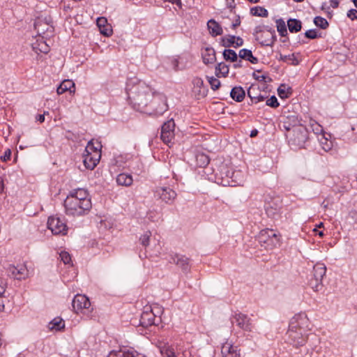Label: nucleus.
I'll list each match as a JSON object with an SVG mask.
<instances>
[{"mask_svg":"<svg viewBox=\"0 0 357 357\" xmlns=\"http://www.w3.org/2000/svg\"><path fill=\"white\" fill-rule=\"evenodd\" d=\"M126 93L132 107L141 112H150L153 110L147 107V104L155 94V91L143 81L130 79L126 83Z\"/></svg>","mask_w":357,"mask_h":357,"instance_id":"f257e3e1","label":"nucleus"},{"mask_svg":"<svg viewBox=\"0 0 357 357\" xmlns=\"http://www.w3.org/2000/svg\"><path fill=\"white\" fill-rule=\"evenodd\" d=\"M65 213L69 216H82L87 214L92 204L88 191L78 188L70 191L64 200Z\"/></svg>","mask_w":357,"mask_h":357,"instance_id":"f03ea898","label":"nucleus"},{"mask_svg":"<svg viewBox=\"0 0 357 357\" xmlns=\"http://www.w3.org/2000/svg\"><path fill=\"white\" fill-rule=\"evenodd\" d=\"M309 319L305 313L295 314L290 320L287 341L296 348L305 344L307 340Z\"/></svg>","mask_w":357,"mask_h":357,"instance_id":"7ed1b4c3","label":"nucleus"},{"mask_svg":"<svg viewBox=\"0 0 357 357\" xmlns=\"http://www.w3.org/2000/svg\"><path fill=\"white\" fill-rule=\"evenodd\" d=\"M102 145L99 142L93 140L88 142L83 153V163L84 167L93 170L99 163L101 158Z\"/></svg>","mask_w":357,"mask_h":357,"instance_id":"20e7f679","label":"nucleus"},{"mask_svg":"<svg viewBox=\"0 0 357 357\" xmlns=\"http://www.w3.org/2000/svg\"><path fill=\"white\" fill-rule=\"evenodd\" d=\"M286 138L291 149H303L308 139V130L305 126L296 127L294 130L286 132Z\"/></svg>","mask_w":357,"mask_h":357,"instance_id":"39448f33","label":"nucleus"},{"mask_svg":"<svg viewBox=\"0 0 357 357\" xmlns=\"http://www.w3.org/2000/svg\"><path fill=\"white\" fill-rule=\"evenodd\" d=\"M73 310L77 314H82L86 319L93 317V307L88 297L82 294H77L73 301Z\"/></svg>","mask_w":357,"mask_h":357,"instance_id":"423d86ee","label":"nucleus"},{"mask_svg":"<svg viewBox=\"0 0 357 357\" xmlns=\"http://www.w3.org/2000/svg\"><path fill=\"white\" fill-rule=\"evenodd\" d=\"M147 107L153 111L144 112L145 114L155 116L162 115L168 109L166 96L163 93L155 91L154 96L147 104Z\"/></svg>","mask_w":357,"mask_h":357,"instance_id":"0eeeda50","label":"nucleus"},{"mask_svg":"<svg viewBox=\"0 0 357 357\" xmlns=\"http://www.w3.org/2000/svg\"><path fill=\"white\" fill-rule=\"evenodd\" d=\"M258 241L266 250H271L280 244V235L273 229H262L259 234Z\"/></svg>","mask_w":357,"mask_h":357,"instance_id":"6e6552de","label":"nucleus"},{"mask_svg":"<svg viewBox=\"0 0 357 357\" xmlns=\"http://www.w3.org/2000/svg\"><path fill=\"white\" fill-rule=\"evenodd\" d=\"M163 357H190V352L183 346L179 344H160L158 346Z\"/></svg>","mask_w":357,"mask_h":357,"instance_id":"1a4fd4ad","label":"nucleus"},{"mask_svg":"<svg viewBox=\"0 0 357 357\" xmlns=\"http://www.w3.org/2000/svg\"><path fill=\"white\" fill-rule=\"evenodd\" d=\"M162 310L158 307H149L141 314L140 325L144 328H148L153 325H158L160 321V318L157 317V314H160Z\"/></svg>","mask_w":357,"mask_h":357,"instance_id":"9d476101","label":"nucleus"},{"mask_svg":"<svg viewBox=\"0 0 357 357\" xmlns=\"http://www.w3.org/2000/svg\"><path fill=\"white\" fill-rule=\"evenodd\" d=\"M151 232L146 231L139 238L140 244L146 249V252L149 250L153 252V255L158 256L161 252V245L158 239L155 237L151 239Z\"/></svg>","mask_w":357,"mask_h":357,"instance_id":"9b49d317","label":"nucleus"},{"mask_svg":"<svg viewBox=\"0 0 357 357\" xmlns=\"http://www.w3.org/2000/svg\"><path fill=\"white\" fill-rule=\"evenodd\" d=\"M34 26L40 37L49 38L53 35L54 29L50 16L38 17L34 23Z\"/></svg>","mask_w":357,"mask_h":357,"instance_id":"f8f14e48","label":"nucleus"},{"mask_svg":"<svg viewBox=\"0 0 357 357\" xmlns=\"http://www.w3.org/2000/svg\"><path fill=\"white\" fill-rule=\"evenodd\" d=\"M47 227L55 235H66L68 229L65 219L57 216L48 218Z\"/></svg>","mask_w":357,"mask_h":357,"instance_id":"ddd939ff","label":"nucleus"},{"mask_svg":"<svg viewBox=\"0 0 357 357\" xmlns=\"http://www.w3.org/2000/svg\"><path fill=\"white\" fill-rule=\"evenodd\" d=\"M231 321L232 324H236L238 327L245 332H252L255 326L252 323V320L247 314L241 312L235 313L231 319Z\"/></svg>","mask_w":357,"mask_h":357,"instance_id":"4468645a","label":"nucleus"},{"mask_svg":"<svg viewBox=\"0 0 357 357\" xmlns=\"http://www.w3.org/2000/svg\"><path fill=\"white\" fill-rule=\"evenodd\" d=\"M154 195L167 204H172L177 197L174 190L165 186L156 187Z\"/></svg>","mask_w":357,"mask_h":357,"instance_id":"2eb2a0df","label":"nucleus"},{"mask_svg":"<svg viewBox=\"0 0 357 357\" xmlns=\"http://www.w3.org/2000/svg\"><path fill=\"white\" fill-rule=\"evenodd\" d=\"M168 261L176 265L185 273H188L190 271L191 266L190 264V259L185 255L174 252L170 253L169 255Z\"/></svg>","mask_w":357,"mask_h":357,"instance_id":"dca6fc26","label":"nucleus"},{"mask_svg":"<svg viewBox=\"0 0 357 357\" xmlns=\"http://www.w3.org/2000/svg\"><path fill=\"white\" fill-rule=\"evenodd\" d=\"M279 126L282 129L286 130L287 132L294 130L296 127L304 126L298 116L295 114L282 116Z\"/></svg>","mask_w":357,"mask_h":357,"instance_id":"f3484780","label":"nucleus"},{"mask_svg":"<svg viewBox=\"0 0 357 357\" xmlns=\"http://www.w3.org/2000/svg\"><path fill=\"white\" fill-rule=\"evenodd\" d=\"M174 121L170 120L165 122L161 128L160 138L168 146L174 138Z\"/></svg>","mask_w":357,"mask_h":357,"instance_id":"a211bd4d","label":"nucleus"},{"mask_svg":"<svg viewBox=\"0 0 357 357\" xmlns=\"http://www.w3.org/2000/svg\"><path fill=\"white\" fill-rule=\"evenodd\" d=\"M256 33H261L259 36H256V39L264 46H272L276 40L275 31L267 30L261 31V27H257Z\"/></svg>","mask_w":357,"mask_h":357,"instance_id":"6ab92c4d","label":"nucleus"},{"mask_svg":"<svg viewBox=\"0 0 357 357\" xmlns=\"http://www.w3.org/2000/svg\"><path fill=\"white\" fill-rule=\"evenodd\" d=\"M226 176L230 179L227 181V184L231 186L242 185L245 181V173L240 169H229L227 172Z\"/></svg>","mask_w":357,"mask_h":357,"instance_id":"aec40b11","label":"nucleus"},{"mask_svg":"<svg viewBox=\"0 0 357 357\" xmlns=\"http://www.w3.org/2000/svg\"><path fill=\"white\" fill-rule=\"evenodd\" d=\"M221 354L222 357H240V350L231 342L227 340L222 345Z\"/></svg>","mask_w":357,"mask_h":357,"instance_id":"412c9836","label":"nucleus"},{"mask_svg":"<svg viewBox=\"0 0 357 357\" xmlns=\"http://www.w3.org/2000/svg\"><path fill=\"white\" fill-rule=\"evenodd\" d=\"M107 357H141V354L133 348L123 347L117 351H110Z\"/></svg>","mask_w":357,"mask_h":357,"instance_id":"4be33fe9","label":"nucleus"},{"mask_svg":"<svg viewBox=\"0 0 357 357\" xmlns=\"http://www.w3.org/2000/svg\"><path fill=\"white\" fill-rule=\"evenodd\" d=\"M221 44L225 47H238L243 45V40L239 36L227 35L221 38Z\"/></svg>","mask_w":357,"mask_h":357,"instance_id":"5701e85b","label":"nucleus"},{"mask_svg":"<svg viewBox=\"0 0 357 357\" xmlns=\"http://www.w3.org/2000/svg\"><path fill=\"white\" fill-rule=\"evenodd\" d=\"M9 272L16 280L25 279L29 276V271L24 264L10 267Z\"/></svg>","mask_w":357,"mask_h":357,"instance_id":"b1692460","label":"nucleus"},{"mask_svg":"<svg viewBox=\"0 0 357 357\" xmlns=\"http://www.w3.org/2000/svg\"><path fill=\"white\" fill-rule=\"evenodd\" d=\"M96 24L99 28L100 32L105 36H110L113 33V30L111 24L107 22V20L105 17H98L96 21Z\"/></svg>","mask_w":357,"mask_h":357,"instance_id":"393cba45","label":"nucleus"},{"mask_svg":"<svg viewBox=\"0 0 357 357\" xmlns=\"http://www.w3.org/2000/svg\"><path fill=\"white\" fill-rule=\"evenodd\" d=\"M46 38L39 36L35 43H33L31 45L32 50L36 53H44L47 54L50 51V47L47 44L45 39Z\"/></svg>","mask_w":357,"mask_h":357,"instance_id":"a878e982","label":"nucleus"},{"mask_svg":"<svg viewBox=\"0 0 357 357\" xmlns=\"http://www.w3.org/2000/svg\"><path fill=\"white\" fill-rule=\"evenodd\" d=\"M203 62L205 64L213 63L215 61V52L213 47H206L202 52Z\"/></svg>","mask_w":357,"mask_h":357,"instance_id":"bb28decb","label":"nucleus"},{"mask_svg":"<svg viewBox=\"0 0 357 357\" xmlns=\"http://www.w3.org/2000/svg\"><path fill=\"white\" fill-rule=\"evenodd\" d=\"M66 91L74 93L75 91V83L70 79H65L63 81L56 89L59 95L63 94Z\"/></svg>","mask_w":357,"mask_h":357,"instance_id":"cd10ccee","label":"nucleus"},{"mask_svg":"<svg viewBox=\"0 0 357 357\" xmlns=\"http://www.w3.org/2000/svg\"><path fill=\"white\" fill-rule=\"evenodd\" d=\"M207 27L209 31V33L213 37H216L218 36H221L223 33V29L221 25L218 23L215 20H210L207 22Z\"/></svg>","mask_w":357,"mask_h":357,"instance_id":"c85d7f7f","label":"nucleus"},{"mask_svg":"<svg viewBox=\"0 0 357 357\" xmlns=\"http://www.w3.org/2000/svg\"><path fill=\"white\" fill-rule=\"evenodd\" d=\"M330 138L331 135L328 133L321 135V136L318 137L317 138L322 149L326 152L331 151L333 146V142L330 139Z\"/></svg>","mask_w":357,"mask_h":357,"instance_id":"c756f323","label":"nucleus"},{"mask_svg":"<svg viewBox=\"0 0 357 357\" xmlns=\"http://www.w3.org/2000/svg\"><path fill=\"white\" fill-rule=\"evenodd\" d=\"M326 273V266L323 263H317L312 270V278L320 280H323V278Z\"/></svg>","mask_w":357,"mask_h":357,"instance_id":"7c9ffc66","label":"nucleus"},{"mask_svg":"<svg viewBox=\"0 0 357 357\" xmlns=\"http://www.w3.org/2000/svg\"><path fill=\"white\" fill-rule=\"evenodd\" d=\"M248 96L251 99L252 103H258L263 101L265 97L259 92L258 88L251 86L248 90Z\"/></svg>","mask_w":357,"mask_h":357,"instance_id":"2f4dec72","label":"nucleus"},{"mask_svg":"<svg viewBox=\"0 0 357 357\" xmlns=\"http://www.w3.org/2000/svg\"><path fill=\"white\" fill-rule=\"evenodd\" d=\"M116 182L119 185L128 187L132 184L133 178L130 174L121 173L117 175Z\"/></svg>","mask_w":357,"mask_h":357,"instance_id":"473e14b6","label":"nucleus"},{"mask_svg":"<svg viewBox=\"0 0 357 357\" xmlns=\"http://www.w3.org/2000/svg\"><path fill=\"white\" fill-rule=\"evenodd\" d=\"M238 56L241 59L248 61L253 64H257L259 62V59L252 54V51L248 49L241 50Z\"/></svg>","mask_w":357,"mask_h":357,"instance_id":"72a5a7b5","label":"nucleus"},{"mask_svg":"<svg viewBox=\"0 0 357 357\" xmlns=\"http://www.w3.org/2000/svg\"><path fill=\"white\" fill-rule=\"evenodd\" d=\"M278 59V61H283L289 65L297 66L299 63V60L295 53L287 55L280 54Z\"/></svg>","mask_w":357,"mask_h":357,"instance_id":"f704fd0d","label":"nucleus"},{"mask_svg":"<svg viewBox=\"0 0 357 357\" xmlns=\"http://www.w3.org/2000/svg\"><path fill=\"white\" fill-rule=\"evenodd\" d=\"M65 327V322L62 318L57 317L53 319L49 324L48 328L50 331H59Z\"/></svg>","mask_w":357,"mask_h":357,"instance_id":"c9c22d12","label":"nucleus"},{"mask_svg":"<svg viewBox=\"0 0 357 357\" xmlns=\"http://www.w3.org/2000/svg\"><path fill=\"white\" fill-rule=\"evenodd\" d=\"M230 96L236 102H242L245 98V92L241 86H235L231 89Z\"/></svg>","mask_w":357,"mask_h":357,"instance_id":"e433bc0d","label":"nucleus"},{"mask_svg":"<svg viewBox=\"0 0 357 357\" xmlns=\"http://www.w3.org/2000/svg\"><path fill=\"white\" fill-rule=\"evenodd\" d=\"M309 127L314 132V135H317V137H320L321 135H324L326 132L324 131L323 127L315 120L310 119L309 121Z\"/></svg>","mask_w":357,"mask_h":357,"instance_id":"4c0bfd02","label":"nucleus"},{"mask_svg":"<svg viewBox=\"0 0 357 357\" xmlns=\"http://www.w3.org/2000/svg\"><path fill=\"white\" fill-rule=\"evenodd\" d=\"M287 26L291 33H297L301 31L302 28V23L298 20L289 19L287 21Z\"/></svg>","mask_w":357,"mask_h":357,"instance_id":"58836bf2","label":"nucleus"},{"mask_svg":"<svg viewBox=\"0 0 357 357\" xmlns=\"http://www.w3.org/2000/svg\"><path fill=\"white\" fill-rule=\"evenodd\" d=\"M250 13L253 16H258V17H268V10L261 6H255L254 8H252L250 9Z\"/></svg>","mask_w":357,"mask_h":357,"instance_id":"ea45409f","label":"nucleus"},{"mask_svg":"<svg viewBox=\"0 0 357 357\" xmlns=\"http://www.w3.org/2000/svg\"><path fill=\"white\" fill-rule=\"evenodd\" d=\"M209 158L204 153H199L196 155L197 165L200 167H205L209 163Z\"/></svg>","mask_w":357,"mask_h":357,"instance_id":"a19ab883","label":"nucleus"},{"mask_svg":"<svg viewBox=\"0 0 357 357\" xmlns=\"http://www.w3.org/2000/svg\"><path fill=\"white\" fill-rule=\"evenodd\" d=\"M223 57L226 61L235 62L238 61V55L233 50H225L223 52Z\"/></svg>","mask_w":357,"mask_h":357,"instance_id":"79ce46f5","label":"nucleus"},{"mask_svg":"<svg viewBox=\"0 0 357 357\" xmlns=\"http://www.w3.org/2000/svg\"><path fill=\"white\" fill-rule=\"evenodd\" d=\"M229 73V67L227 64L221 62L218 64L215 68V74L218 77L222 75L223 77H226Z\"/></svg>","mask_w":357,"mask_h":357,"instance_id":"37998d69","label":"nucleus"},{"mask_svg":"<svg viewBox=\"0 0 357 357\" xmlns=\"http://www.w3.org/2000/svg\"><path fill=\"white\" fill-rule=\"evenodd\" d=\"M277 31L281 36L287 35V30L285 22L282 19H278L275 22Z\"/></svg>","mask_w":357,"mask_h":357,"instance_id":"c03bdc74","label":"nucleus"},{"mask_svg":"<svg viewBox=\"0 0 357 357\" xmlns=\"http://www.w3.org/2000/svg\"><path fill=\"white\" fill-rule=\"evenodd\" d=\"M340 1L341 0H329V5L327 2H324L321 6V9L328 13L331 8H337L339 6Z\"/></svg>","mask_w":357,"mask_h":357,"instance_id":"a18cd8bd","label":"nucleus"},{"mask_svg":"<svg viewBox=\"0 0 357 357\" xmlns=\"http://www.w3.org/2000/svg\"><path fill=\"white\" fill-rule=\"evenodd\" d=\"M309 285L314 291H319L323 287L322 280L312 278L309 281Z\"/></svg>","mask_w":357,"mask_h":357,"instance_id":"49530a36","label":"nucleus"},{"mask_svg":"<svg viewBox=\"0 0 357 357\" xmlns=\"http://www.w3.org/2000/svg\"><path fill=\"white\" fill-rule=\"evenodd\" d=\"M314 23L317 26L323 29H325L328 26V21L325 18L320 16H317L314 18Z\"/></svg>","mask_w":357,"mask_h":357,"instance_id":"de8ad7c7","label":"nucleus"},{"mask_svg":"<svg viewBox=\"0 0 357 357\" xmlns=\"http://www.w3.org/2000/svg\"><path fill=\"white\" fill-rule=\"evenodd\" d=\"M206 78L213 90L215 91L219 89V87L220 86V82L218 79L215 78L213 76H207Z\"/></svg>","mask_w":357,"mask_h":357,"instance_id":"09e8293b","label":"nucleus"},{"mask_svg":"<svg viewBox=\"0 0 357 357\" xmlns=\"http://www.w3.org/2000/svg\"><path fill=\"white\" fill-rule=\"evenodd\" d=\"M285 88L284 85H281L278 89V93L281 98H287L291 93L290 88H287V90Z\"/></svg>","mask_w":357,"mask_h":357,"instance_id":"8fccbe9b","label":"nucleus"},{"mask_svg":"<svg viewBox=\"0 0 357 357\" xmlns=\"http://www.w3.org/2000/svg\"><path fill=\"white\" fill-rule=\"evenodd\" d=\"M59 256L64 264L72 265L71 256L68 252L62 251L60 252Z\"/></svg>","mask_w":357,"mask_h":357,"instance_id":"3c124183","label":"nucleus"},{"mask_svg":"<svg viewBox=\"0 0 357 357\" xmlns=\"http://www.w3.org/2000/svg\"><path fill=\"white\" fill-rule=\"evenodd\" d=\"M266 105L273 108H277L280 105V104L278 101L277 98L275 96H272L271 98L267 99Z\"/></svg>","mask_w":357,"mask_h":357,"instance_id":"603ef678","label":"nucleus"},{"mask_svg":"<svg viewBox=\"0 0 357 357\" xmlns=\"http://www.w3.org/2000/svg\"><path fill=\"white\" fill-rule=\"evenodd\" d=\"M192 84L195 88H199L201 89L204 86V81L202 78L196 77L192 79Z\"/></svg>","mask_w":357,"mask_h":357,"instance_id":"864d4df0","label":"nucleus"},{"mask_svg":"<svg viewBox=\"0 0 357 357\" xmlns=\"http://www.w3.org/2000/svg\"><path fill=\"white\" fill-rule=\"evenodd\" d=\"M305 37L310 39H315L317 38V33L314 29H310L305 31Z\"/></svg>","mask_w":357,"mask_h":357,"instance_id":"5fc2aeb1","label":"nucleus"},{"mask_svg":"<svg viewBox=\"0 0 357 357\" xmlns=\"http://www.w3.org/2000/svg\"><path fill=\"white\" fill-rule=\"evenodd\" d=\"M11 158V151L10 149H6L3 153V155L1 157V160L3 162H6L10 160Z\"/></svg>","mask_w":357,"mask_h":357,"instance_id":"6e6d98bb","label":"nucleus"},{"mask_svg":"<svg viewBox=\"0 0 357 357\" xmlns=\"http://www.w3.org/2000/svg\"><path fill=\"white\" fill-rule=\"evenodd\" d=\"M347 17L351 20H357V10L350 9L348 10Z\"/></svg>","mask_w":357,"mask_h":357,"instance_id":"4d7b16f0","label":"nucleus"},{"mask_svg":"<svg viewBox=\"0 0 357 357\" xmlns=\"http://www.w3.org/2000/svg\"><path fill=\"white\" fill-rule=\"evenodd\" d=\"M5 289H6V282L3 278H0V297L5 292Z\"/></svg>","mask_w":357,"mask_h":357,"instance_id":"13d9d810","label":"nucleus"},{"mask_svg":"<svg viewBox=\"0 0 357 357\" xmlns=\"http://www.w3.org/2000/svg\"><path fill=\"white\" fill-rule=\"evenodd\" d=\"M241 24V20H240V18H237L236 19V20L232 23L231 24V28L233 29H235L237 26H238Z\"/></svg>","mask_w":357,"mask_h":357,"instance_id":"bf43d9fd","label":"nucleus"},{"mask_svg":"<svg viewBox=\"0 0 357 357\" xmlns=\"http://www.w3.org/2000/svg\"><path fill=\"white\" fill-rule=\"evenodd\" d=\"M36 119L37 121H39L40 123H43L45 121V114H38L36 116Z\"/></svg>","mask_w":357,"mask_h":357,"instance_id":"052dcab7","label":"nucleus"},{"mask_svg":"<svg viewBox=\"0 0 357 357\" xmlns=\"http://www.w3.org/2000/svg\"><path fill=\"white\" fill-rule=\"evenodd\" d=\"M351 129H352L353 131L357 130V123L355 124V125H353L352 127H351Z\"/></svg>","mask_w":357,"mask_h":357,"instance_id":"680f3d73","label":"nucleus"},{"mask_svg":"<svg viewBox=\"0 0 357 357\" xmlns=\"http://www.w3.org/2000/svg\"><path fill=\"white\" fill-rule=\"evenodd\" d=\"M318 235H319L320 237H322V236H324V231H319V232H318Z\"/></svg>","mask_w":357,"mask_h":357,"instance_id":"e2e57ef3","label":"nucleus"},{"mask_svg":"<svg viewBox=\"0 0 357 357\" xmlns=\"http://www.w3.org/2000/svg\"><path fill=\"white\" fill-rule=\"evenodd\" d=\"M257 130L252 131L250 136H251V137H254V136H255V135L257 134Z\"/></svg>","mask_w":357,"mask_h":357,"instance_id":"0e129e2a","label":"nucleus"},{"mask_svg":"<svg viewBox=\"0 0 357 357\" xmlns=\"http://www.w3.org/2000/svg\"><path fill=\"white\" fill-rule=\"evenodd\" d=\"M4 309V305L3 303H0V311H2Z\"/></svg>","mask_w":357,"mask_h":357,"instance_id":"69168bd1","label":"nucleus"},{"mask_svg":"<svg viewBox=\"0 0 357 357\" xmlns=\"http://www.w3.org/2000/svg\"><path fill=\"white\" fill-rule=\"evenodd\" d=\"M241 60H239L238 63L235 65V67H240V66H241Z\"/></svg>","mask_w":357,"mask_h":357,"instance_id":"338daca9","label":"nucleus"},{"mask_svg":"<svg viewBox=\"0 0 357 357\" xmlns=\"http://www.w3.org/2000/svg\"><path fill=\"white\" fill-rule=\"evenodd\" d=\"M354 6L357 8V0H352Z\"/></svg>","mask_w":357,"mask_h":357,"instance_id":"774afa93","label":"nucleus"}]
</instances>
